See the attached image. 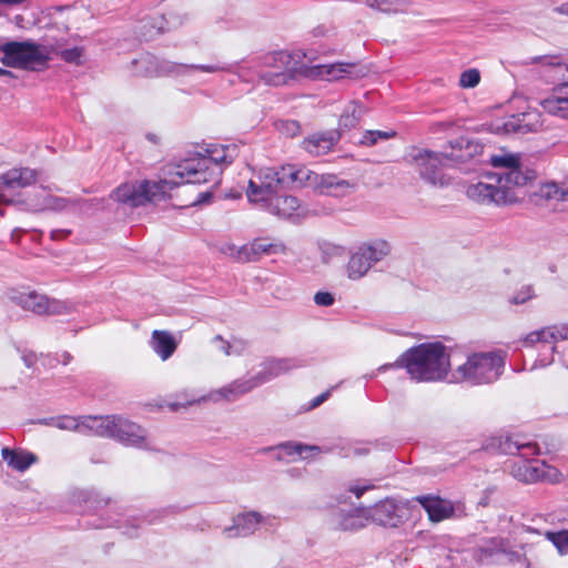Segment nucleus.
<instances>
[{"label": "nucleus", "mask_w": 568, "mask_h": 568, "mask_svg": "<svg viewBox=\"0 0 568 568\" xmlns=\"http://www.w3.org/2000/svg\"><path fill=\"white\" fill-rule=\"evenodd\" d=\"M169 178L159 181H135L119 185L111 193V197L130 207H139L149 202H158L170 197V191L183 184L213 183L214 186L221 182L222 170L212 168L210 161L196 155L181 161L168 171Z\"/></svg>", "instance_id": "1"}, {"label": "nucleus", "mask_w": 568, "mask_h": 568, "mask_svg": "<svg viewBox=\"0 0 568 568\" xmlns=\"http://www.w3.org/2000/svg\"><path fill=\"white\" fill-rule=\"evenodd\" d=\"M258 62V55H255L232 63L185 64L159 59L151 53H145L139 59H134L132 64L135 67L136 73L143 77H181L189 74L191 70H195L206 73H232L237 75L240 81L246 83L262 81L267 85H285V75L283 73H265V70H262Z\"/></svg>", "instance_id": "2"}, {"label": "nucleus", "mask_w": 568, "mask_h": 568, "mask_svg": "<svg viewBox=\"0 0 568 568\" xmlns=\"http://www.w3.org/2000/svg\"><path fill=\"white\" fill-rule=\"evenodd\" d=\"M508 455L503 462L504 471H508L514 478L524 483L546 480L559 481L561 475L557 468L545 462L532 459L540 454V448L535 442H525L520 436L499 437V455Z\"/></svg>", "instance_id": "3"}, {"label": "nucleus", "mask_w": 568, "mask_h": 568, "mask_svg": "<svg viewBox=\"0 0 568 568\" xmlns=\"http://www.w3.org/2000/svg\"><path fill=\"white\" fill-rule=\"evenodd\" d=\"M405 368L417 383H435L446 379L450 371V354L440 342H428L405 351L394 363L382 365L378 371Z\"/></svg>", "instance_id": "4"}, {"label": "nucleus", "mask_w": 568, "mask_h": 568, "mask_svg": "<svg viewBox=\"0 0 568 568\" xmlns=\"http://www.w3.org/2000/svg\"><path fill=\"white\" fill-rule=\"evenodd\" d=\"M317 173L304 165L285 164L278 168H263L255 179L248 181L246 196L251 203L261 205L276 193L288 187H303L316 183Z\"/></svg>", "instance_id": "5"}, {"label": "nucleus", "mask_w": 568, "mask_h": 568, "mask_svg": "<svg viewBox=\"0 0 568 568\" xmlns=\"http://www.w3.org/2000/svg\"><path fill=\"white\" fill-rule=\"evenodd\" d=\"M499 154V203L515 204L523 199V186L531 179L530 171H523L521 154Z\"/></svg>", "instance_id": "6"}, {"label": "nucleus", "mask_w": 568, "mask_h": 568, "mask_svg": "<svg viewBox=\"0 0 568 568\" xmlns=\"http://www.w3.org/2000/svg\"><path fill=\"white\" fill-rule=\"evenodd\" d=\"M501 128L504 133L526 134L537 132L542 126L541 113L534 108H530L525 99L521 97H514L506 105Z\"/></svg>", "instance_id": "7"}, {"label": "nucleus", "mask_w": 568, "mask_h": 568, "mask_svg": "<svg viewBox=\"0 0 568 568\" xmlns=\"http://www.w3.org/2000/svg\"><path fill=\"white\" fill-rule=\"evenodd\" d=\"M444 160L443 152L417 146H412L406 155V161L425 183L439 187L449 184V178L444 173Z\"/></svg>", "instance_id": "8"}, {"label": "nucleus", "mask_w": 568, "mask_h": 568, "mask_svg": "<svg viewBox=\"0 0 568 568\" xmlns=\"http://www.w3.org/2000/svg\"><path fill=\"white\" fill-rule=\"evenodd\" d=\"M1 62L10 68L36 70L48 61V55L40 45L30 42H8L1 47Z\"/></svg>", "instance_id": "9"}, {"label": "nucleus", "mask_w": 568, "mask_h": 568, "mask_svg": "<svg viewBox=\"0 0 568 568\" xmlns=\"http://www.w3.org/2000/svg\"><path fill=\"white\" fill-rule=\"evenodd\" d=\"M497 352L474 353L457 367L459 379L473 385L490 383L495 376Z\"/></svg>", "instance_id": "10"}, {"label": "nucleus", "mask_w": 568, "mask_h": 568, "mask_svg": "<svg viewBox=\"0 0 568 568\" xmlns=\"http://www.w3.org/2000/svg\"><path fill=\"white\" fill-rule=\"evenodd\" d=\"M11 300L26 311L37 315H62L70 314L74 306L71 302L49 298L47 295L36 291L20 292Z\"/></svg>", "instance_id": "11"}, {"label": "nucleus", "mask_w": 568, "mask_h": 568, "mask_svg": "<svg viewBox=\"0 0 568 568\" xmlns=\"http://www.w3.org/2000/svg\"><path fill=\"white\" fill-rule=\"evenodd\" d=\"M260 207L281 219L292 220L294 222L307 214V211L301 205L300 200L296 196L285 194L284 191L274 194L272 200L265 201Z\"/></svg>", "instance_id": "12"}, {"label": "nucleus", "mask_w": 568, "mask_h": 568, "mask_svg": "<svg viewBox=\"0 0 568 568\" xmlns=\"http://www.w3.org/2000/svg\"><path fill=\"white\" fill-rule=\"evenodd\" d=\"M368 521L389 528H396L404 523V507L392 498H385L373 507L366 508Z\"/></svg>", "instance_id": "13"}, {"label": "nucleus", "mask_w": 568, "mask_h": 568, "mask_svg": "<svg viewBox=\"0 0 568 568\" xmlns=\"http://www.w3.org/2000/svg\"><path fill=\"white\" fill-rule=\"evenodd\" d=\"M114 427L111 428L110 438L116 439L125 446L148 448L145 432L140 425L113 415Z\"/></svg>", "instance_id": "14"}, {"label": "nucleus", "mask_w": 568, "mask_h": 568, "mask_svg": "<svg viewBox=\"0 0 568 568\" xmlns=\"http://www.w3.org/2000/svg\"><path fill=\"white\" fill-rule=\"evenodd\" d=\"M258 63L262 70H265V73H283L285 75V84L294 78L293 73L296 71V68L293 53L280 50L258 54Z\"/></svg>", "instance_id": "15"}, {"label": "nucleus", "mask_w": 568, "mask_h": 568, "mask_svg": "<svg viewBox=\"0 0 568 568\" xmlns=\"http://www.w3.org/2000/svg\"><path fill=\"white\" fill-rule=\"evenodd\" d=\"M241 145L235 142L227 144L210 143L197 155L209 160L212 168H220L223 171L224 168L231 165L239 156Z\"/></svg>", "instance_id": "16"}, {"label": "nucleus", "mask_w": 568, "mask_h": 568, "mask_svg": "<svg viewBox=\"0 0 568 568\" xmlns=\"http://www.w3.org/2000/svg\"><path fill=\"white\" fill-rule=\"evenodd\" d=\"M481 152L483 145L478 141L459 136L448 142V148L443 152V156L446 161L459 164L471 160Z\"/></svg>", "instance_id": "17"}, {"label": "nucleus", "mask_w": 568, "mask_h": 568, "mask_svg": "<svg viewBox=\"0 0 568 568\" xmlns=\"http://www.w3.org/2000/svg\"><path fill=\"white\" fill-rule=\"evenodd\" d=\"M331 523L336 530L354 532L363 529L368 524L366 508L337 509L333 513Z\"/></svg>", "instance_id": "18"}, {"label": "nucleus", "mask_w": 568, "mask_h": 568, "mask_svg": "<svg viewBox=\"0 0 568 568\" xmlns=\"http://www.w3.org/2000/svg\"><path fill=\"white\" fill-rule=\"evenodd\" d=\"M302 365V361L298 358H271L265 361L261 365V369L252 377L258 387Z\"/></svg>", "instance_id": "19"}, {"label": "nucleus", "mask_w": 568, "mask_h": 568, "mask_svg": "<svg viewBox=\"0 0 568 568\" xmlns=\"http://www.w3.org/2000/svg\"><path fill=\"white\" fill-rule=\"evenodd\" d=\"M529 201L535 205H546L550 202L561 203V205L554 204L556 210H568V185L559 187L554 182L540 184L537 191L529 195Z\"/></svg>", "instance_id": "20"}, {"label": "nucleus", "mask_w": 568, "mask_h": 568, "mask_svg": "<svg viewBox=\"0 0 568 568\" xmlns=\"http://www.w3.org/2000/svg\"><path fill=\"white\" fill-rule=\"evenodd\" d=\"M426 511L428 519L433 523L443 521L454 515V506L449 500L438 495L427 494L413 498Z\"/></svg>", "instance_id": "21"}, {"label": "nucleus", "mask_w": 568, "mask_h": 568, "mask_svg": "<svg viewBox=\"0 0 568 568\" xmlns=\"http://www.w3.org/2000/svg\"><path fill=\"white\" fill-rule=\"evenodd\" d=\"M540 105L554 116L568 119V81L556 85L551 94L541 100Z\"/></svg>", "instance_id": "22"}, {"label": "nucleus", "mask_w": 568, "mask_h": 568, "mask_svg": "<svg viewBox=\"0 0 568 568\" xmlns=\"http://www.w3.org/2000/svg\"><path fill=\"white\" fill-rule=\"evenodd\" d=\"M276 449L278 450L277 459L283 460L285 457L298 456L302 459H307L321 453H331L332 449L324 448L316 445H306L302 443L286 442L277 445L276 447L265 448V452Z\"/></svg>", "instance_id": "23"}, {"label": "nucleus", "mask_w": 568, "mask_h": 568, "mask_svg": "<svg viewBox=\"0 0 568 568\" xmlns=\"http://www.w3.org/2000/svg\"><path fill=\"white\" fill-rule=\"evenodd\" d=\"M339 135L334 131L314 133L305 138L302 148L313 156L327 154L337 143Z\"/></svg>", "instance_id": "24"}, {"label": "nucleus", "mask_w": 568, "mask_h": 568, "mask_svg": "<svg viewBox=\"0 0 568 568\" xmlns=\"http://www.w3.org/2000/svg\"><path fill=\"white\" fill-rule=\"evenodd\" d=\"M1 457L3 462L13 470L24 473L38 462L36 454L24 449H13L3 447L1 449Z\"/></svg>", "instance_id": "25"}, {"label": "nucleus", "mask_w": 568, "mask_h": 568, "mask_svg": "<svg viewBox=\"0 0 568 568\" xmlns=\"http://www.w3.org/2000/svg\"><path fill=\"white\" fill-rule=\"evenodd\" d=\"M112 427H114L113 415L84 416L81 417L80 433L84 435H95L110 438V434H112Z\"/></svg>", "instance_id": "26"}, {"label": "nucleus", "mask_w": 568, "mask_h": 568, "mask_svg": "<svg viewBox=\"0 0 568 568\" xmlns=\"http://www.w3.org/2000/svg\"><path fill=\"white\" fill-rule=\"evenodd\" d=\"M256 387V383L254 382L252 376L243 377L233 381L232 383L224 387H221L212 395V398L214 400H217L219 398H224L229 402H232L237 399L240 396L253 390Z\"/></svg>", "instance_id": "27"}, {"label": "nucleus", "mask_w": 568, "mask_h": 568, "mask_svg": "<svg viewBox=\"0 0 568 568\" xmlns=\"http://www.w3.org/2000/svg\"><path fill=\"white\" fill-rule=\"evenodd\" d=\"M37 180V172L29 168L11 169L0 176V185L9 189L27 187Z\"/></svg>", "instance_id": "28"}, {"label": "nucleus", "mask_w": 568, "mask_h": 568, "mask_svg": "<svg viewBox=\"0 0 568 568\" xmlns=\"http://www.w3.org/2000/svg\"><path fill=\"white\" fill-rule=\"evenodd\" d=\"M568 339V325H552L547 326L541 329L530 332L526 338L525 343L535 344L539 342L544 343H556L558 341Z\"/></svg>", "instance_id": "29"}, {"label": "nucleus", "mask_w": 568, "mask_h": 568, "mask_svg": "<svg viewBox=\"0 0 568 568\" xmlns=\"http://www.w3.org/2000/svg\"><path fill=\"white\" fill-rule=\"evenodd\" d=\"M150 344L162 361L169 359L178 347V342L170 332L159 329L152 332Z\"/></svg>", "instance_id": "30"}, {"label": "nucleus", "mask_w": 568, "mask_h": 568, "mask_svg": "<svg viewBox=\"0 0 568 568\" xmlns=\"http://www.w3.org/2000/svg\"><path fill=\"white\" fill-rule=\"evenodd\" d=\"M467 197L478 204H491L497 202V185L484 181L471 183L466 189Z\"/></svg>", "instance_id": "31"}, {"label": "nucleus", "mask_w": 568, "mask_h": 568, "mask_svg": "<svg viewBox=\"0 0 568 568\" xmlns=\"http://www.w3.org/2000/svg\"><path fill=\"white\" fill-rule=\"evenodd\" d=\"M261 520L262 516L256 511L237 515L234 525L227 529L229 536H248L257 529Z\"/></svg>", "instance_id": "32"}, {"label": "nucleus", "mask_w": 568, "mask_h": 568, "mask_svg": "<svg viewBox=\"0 0 568 568\" xmlns=\"http://www.w3.org/2000/svg\"><path fill=\"white\" fill-rule=\"evenodd\" d=\"M511 564L528 568L529 564L523 546H511L508 540L499 541V565Z\"/></svg>", "instance_id": "33"}, {"label": "nucleus", "mask_w": 568, "mask_h": 568, "mask_svg": "<svg viewBox=\"0 0 568 568\" xmlns=\"http://www.w3.org/2000/svg\"><path fill=\"white\" fill-rule=\"evenodd\" d=\"M72 500L81 507L82 511H95L109 504V500L94 490H79L73 493Z\"/></svg>", "instance_id": "34"}, {"label": "nucleus", "mask_w": 568, "mask_h": 568, "mask_svg": "<svg viewBox=\"0 0 568 568\" xmlns=\"http://www.w3.org/2000/svg\"><path fill=\"white\" fill-rule=\"evenodd\" d=\"M316 183L306 184L305 186H320L322 191L334 196L345 195L351 189V184L346 180H342L336 175H318Z\"/></svg>", "instance_id": "35"}, {"label": "nucleus", "mask_w": 568, "mask_h": 568, "mask_svg": "<svg viewBox=\"0 0 568 568\" xmlns=\"http://www.w3.org/2000/svg\"><path fill=\"white\" fill-rule=\"evenodd\" d=\"M372 266L364 251L358 247V250L351 255L347 263V276L354 281L359 280L367 274Z\"/></svg>", "instance_id": "36"}, {"label": "nucleus", "mask_w": 568, "mask_h": 568, "mask_svg": "<svg viewBox=\"0 0 568 568\" xmlns=\"http://www.w3.org/2000/svg\"><path fill=\"white\" fill-rule=\"evenodd\" d=\"M252 251L256 255L257 261L263 256L278 255L286 252V246L281 241H271L267 237H257L252 241Z\"/></svg>", "instance_id": "37"}, {"label": "nucleus", "mask_w": 568, "mask_h": 568, "mask_svg": "<svg viewBox=\"0 0 568 568\" xmlns=\"http://www.w3.org/2000/svg\"><path fill=\"white\" fill-rule=\"evenodd\" d=\"M364 114V106L356 102L351 101L343 110L339 116L338 125L341 130H351L359 124Z\"/></svg>", "instance_id": "38"}, {"label": "nucleus", "mask_w": 568, "mask_h": 568, "mask_svg": "<svg viewBox=\"0 0 568 568\" xmlns=\"http://www.w3.org/2000/svg\"><path fill=\"white\" fill-rule=\"evenodd\" d=\"M368 8L383 13H404L407 12L410 2L408 0H365Z\"/></svg>", "instance_id": "39"}, {"label": "nucleus", "mask_w": 568, "mask_h": 568, "mask_svg": "<svg viewBox=\"0 0 568 568\" xmlns=\"http://www.w3.org/2000/svg\"><path fill=\"white\" fill-rule=\"evenodd\" d=\"M359 247L364 251L372 265L382 261L390 253V245L385 240H375L369 243H364Z\"/></svg>", "instance_id": "40"}, {"label": "nucleus", "mask_w": 568, "mask_h": 568, "mask_svg": "<svg viewBox=\"0 0 568 568\" xmlns=\"http://www.w3.org/2000/svg\"><path fill=\"white\" fill-rule=\"evenodd\" d=\"M40 424L47 425V426H53L62 430H74L80 433L81 428V418L78 419L72 416H58V417H50V418H43L39 422Z\"/></svg>", "instance_id": "41"}, {"label": "nucleus", "mask_w": 568, "mask_h": 568, "mask_svg": "<svg viewBox=\"0 0 568 568\" xmlns=\"http://www.w3.org/2000/svg\"><path fill=\"white\" fill-rule=\"evenodd\" d=\"M186 20L185 14H179L174 12H170L165 16H162L159 21L152 23L153 28H156V33H163L170 31L172 29H176L181 27Z\"/></svg>", "instance_id": "42"}, {"label": "nucleus", "mask_w": 568, "mask_h": 568, "mask_svg": "<svg viewBox=\"0 0 568 568\" xmlns=\"http://www.w3.org/2000/svg\"><path fill=\"white\" fill-rule=\"evenodd\" d=\"M316 68L318 69V75H325L328 79H341L344 74L351 73V69L354 68V64L337 62L333 64L318 65Z\"/></svg>", "instance_id": "43"}, {"label": "nucleus", "mask_w": 568, "mask_h": 568, "mask_svg": "<svg viewBox=\"0 0 568 568\" xmlns=\"http://www.w3.org/2000/svg\"><path fill=\"white\" fill-rule=\"evenodd\" d=\"M396 135V131L367 130L364 132L359 143L365 146L375 145L378 141L389 140Z\"/></svg>", "instance_id": "44"}, {"label": "nucleus", "mask_w": 568, "mask_h": 568, "mask_svg": "<svg viewBox=\"0 0 568 568\" xmlns=\"http://www.w3.org/2000/svg\"><path fill=\"white\" fill-rule=\"evenodd\" d=\"M328 448L332 449L331 452L338 449V455L345 458L352 456H364L369 452L367 447H364L359 443H345L343 445H334L333 447Z\"/></svg>", "instance_id": "45"}, {"label": "nucleus", "mask_w": 568, "mask_h": 568, "mask_svg": "<svg viewBox=\"0 0 568 568\" xmlns=\"http://www.w3.org/2000/svg\"><path fill=\"white\" fill-rule=\"evenodd\" d=\"M252 248H253L252 242L246 243L242 246L232 245L229 247L230 255L232 257H234L237 262H241V263H248V262L257 261L256 255L254 254Z\"/></svg>", "instance_id": "46"}, {"label": "nucleus", "mask_w": 568, "mask_h": 568, "mask_svg": "<svg viewBox=\"0 0 568 568\" xmlns=\"http://www.w3.org/2000/svg\"><path fill=\"white\" fill-rule=\"evenodd\" d=\"M545 537L554 544L559 554H568V530H561L557 532L546 531Z\"/></svg>", "instance_id": "47"}, {"label": "nucleus", "mask_w": 568, "mask_h": 568, "mask_svg": "<svg viewBox=\"0 0 568 568\" xmlns=\"http://www.w3.org/2000/svg\"><path fill=\"white\" fill-rule=\"evenodd\" d=\"M535 62L540 63L544 67L550 68H562L568 70V62L561 54H547L534 58Z\"/></svg>", "instance_id": "48"}, {"label": "nucleus", "mask_w": 568, "mask_h": 568, "mask_svg": "<svg viewBox=\"0 0 568 568\" xmlns=\"http://www.w3.org/2000/svg\"><path fill=\"white\" fill-rule=\"evenodd\" d=\"M480 81V73L477 69H468L462 72L459 85L464 89L475 88Z\"/></svg>", "instance_id": "49"}, {"label": "nucleus", "mask_w": 568, "mask_h": 568, "mask_svg": "<svg viewBox=\"0 0 568 568\" xmlns=\"http://www.w3.org/2000/svg\"><path fill=\"white\" fill-rule=\"evenodd\" d=\"M373 488L374 485L366 479L349 481L346 487L347 491L354 494L357 498H361L364 495V493Z\"/></svg>", "instance_id": "50"}, {"label": "nucleus", "mask_w": 568, "mask_h": 568, "mask_svg": "<svg viewBox=\"0 0 568 568\" xmlns=\"http://www.w3.org/2000/svg\"><path fill=\"white\" fill-rule=\"evenodd\" d=\"M110 526H116L119 529H122V532L124 535H128L129 537L132 538V537L136 536L135 531H136L138 527L140 526V524H134L131 527L126 528L121 524L120 520H112V521H108V523H100V524L95 525V528H104V527H110Z\"/></svg>", "instance_id": "51"}, {"label": "nucleus", "mask_w": 568, "mask_h": 568, "mask_svg": "<svg viewBox=\"0 0 568 568\" xmlns=\"http://www.w3.org/2000/svg\"><path fill=\"white\" fill-rule=\"evenodd\" d=\"M534 296L532 287L527 285L517 292L509 301L511 304H523Z\"/></svg>", "instance_id": "52"}, {"label": "nucleus", "mask_w": 568, "mask_h": 568, "mask_svg": "<svg viewBox=\"0 0 568 568\" xmlns=\"http://www.w3.org/2000/svg\"><path fill=\"white\" fill-rule=\"evenodd\" d=\"M82 57V49L73 47L61 52V58L69 63H79Z\"/></svg>", "instance_id": "53"}, {"label": "nucleus", "mask_w": 568, "mask_h": 568, "mask_svg": "<svg viewBox=\"0 0 568 568\" xmlns=\"http://www.w3.org/2000/svg\"><path fill=\"white\" fill-rule=\"evenodd\" d=\"M314 302L318 306L328 307V306H332L334 304L335 297L329 292L320 291V292L315 293Z\"/></svg>", "instance_id": "54"}, {"label": "nucleus", "mask_w": 568, "mask_h": 568, "mask_svg": "<svg viewBox=\"0 0 568 568\" xmlns=\"http://www.w3.org/2000/svg\"><path fill=\"white\" fill-rule=\"evenodd\" d=\"M179 511H181V508H179L176 506H170V507L156 510V511H154V513H152L150 515V518L148 519V523L149 524H153L156 520H160V519L166 517L168 515L176 514Z\"/></svg>", "instance_id": "55"}, {"label": "nucleus", "mask_w": 568, "mask_h": 568, "mask_svg": "<svg viewBox=\"0 0 568 568\" xmlns=\"http://www.w3.org/2000/svg\"><path fill=\"white\" fill-rule=\"evenodd\" d=\"M322 250L324 255L342 256L346 253V248L344 246L335 244H325Z\"/></svg>", "instance_id": "56"}, {"label": "nucleus", "mask_w": 568, "mask_h": 568, "mask_svg": "<svg viewBox=\"0 0 568 568\" xmlns=\"http://www.w3.org/2000/svg\"><path fill=\"white\" fill-rule=\"evenodd\" d=\"M213 197L212 191L200 192L197 197L193 201L192 205H200L209 203Z\"/></svg>", "instance_id": "57"}, {"label": "nucleus", "mask_w": 568, "mask_h": 568, "mask_svg": "<svg viewBox=\"0 0 568 568\" xmlns=\"http://www.w3.org/2000/svg\"><path fill=\"white\" fill-rule=\"evenodd\" d=\"M328 396H329L328 390L320 394L318 396H316L315 398L312 399L308 408L314 409V408L318 407L328 398Z\"/></svg>", "instance_id": "58"}, {"label": "nucleus", "mask_w": 568, "mask_h": 568, "mask_svg": "<svg viewBox=\"0 0 568 568\" xmlns=\"http://www.w3.org/2000/svg\"><path fill=\"white\" fill-rule=\"evenodd\" d=\"M214 342L219 344V348L226 355H230L231 345L227 341H224L221 335L214 337Z\"/></svg>", "instance_id": "59"}, {"label": "nucleus", "mask_w": 568, "mask_h": 568, "mask_svg": "<svg viewBox=\"0 0 568 568\" xmlns=\"http://www.w3.org/2000/svg\"><path fill=\"white\" fill-rule=\"evenodd\" d=\"M70 234V231L68 230H52L51 231V239L57 241L67 237Z\"/></svg>", "instance_id": "60"}, {"label": "nucleus", "mask_w": 568, "mask_h": 568, "mask_svg": "<svg viewBox=\"0 0 568 568\" xmlns=\"http://www.w3.org/2000/svg\"><path fill=\"white\" fill-rule=\"evenodd\" d=\"M514 531L515 532H536V534H539L538 530L531 528V527H528V526H525V525H514Z\"/></svg>", "instance_id": "61"}, {"label": "nucleus", "mask_w": 568, "mask_h": 568, "mask_svg": "<svg viewBox=\"0 0 568 568\" xmlns=\"http://www.w3.org/2000/svg\"><path fill=\"white\" fill-rule=\"evenodd\" d=\"M555 12L568 17V0L554 9Z\"/></svg>", "instance_id": "62"}, {"label": "nucleus", "mask_w": 568, "mask_h": 568, "mask_svg": "<svg viewBox=\"0 0 568 568\" xmlns=\"http://www.w3.org/2000/svg\"><path fill=\"white\" fill-rule=\"evenodd\" d=\"M22 359L27 367H31L36 363V355L34 354H24L22 356Z\"/></svg>", "instance_id": "63"}, {"label": "nucleus", "mask_w": 568, "mask_h": 568, "mask_svg": "<svg viewBox=\"0 0 568 568\" xmlns=\"http://www.w3.org/2000/svg\"><path fill=\"white\" fill-rule=\"evenodd\" d=\"M72 359V356L68 353V352H64L62 354V363L63 365H68Z\"/></svg>", "instance_id": "64"}]
</instances>
